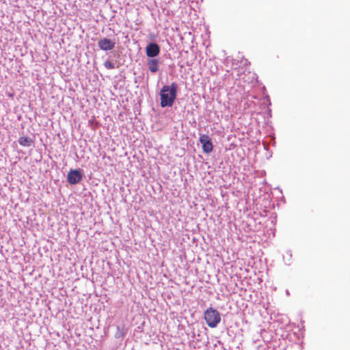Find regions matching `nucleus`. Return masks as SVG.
Instances as JSON below:
<instances>
[{
    "mask_svg": "<svg viewBox=\"0 0 350 350\" xmlns=\"http://www.w3.org/2000/svg\"><path fill=\"white\" fill-rule=\"evenodd\" d=\"M105 66L107 69H113L114 68V65L111 61H106L104 64Z\"/></svg>",
    "mask_w": 350,
    "mask_h": 350,
    "instance_id": "obj_9",
    "label": "nucleus"
},
{
    "mask_svg": "<svg viewBox=\"0 0 350 350\" xmlns=\"http://www.w3.org/2000/svg\"><path fill=\"white\" fill-rule=\"evenodd\" d=\"M98 45L103 51L112 50L115 47V43L108 38L100 39Z\"/></svg>",
    "mask_w": 350,
    "mask_h": 350,
    "instance_id": "obj_6",
    "label": "nucleus"
},
{
    "mask_svg": "<svg viewBox=\"0 0 350 350\" xmlns=\"http://www.w3.org/2000/svg\"><path fill=\"white\" fill-rule=\"evenodd\" d=\"M18 143L22 146H30L32 140L28 137H21L18 139Z\"/></svg>",
    "mask_w": 350,
    "mask_h": 350,
    "instance_id": "obj_8",
    "label": "nucleus"
},
{
    "mask_svg": "<svg viewBox=\"0 0 350 350\" xmlns=\"http://www.w3.org/2000/svg\"><path fill=\"white\" fill-rule=\"evenodd\" d=\"M204 320L208 327L214 328L217 327L221 321L219 312L211 307L207 308L204 314Z\"/></svg>",
    "mask_w": 350,
    "mask_h": 350,
    "instance_id": "obj_2",
    "label": "nucleus"
},
{
    "mask_svg": "<svg viewBox=\"0 0 350 350\" xmlns=\"http://www.w3.org/2000/svg\"><path fill=\"white\" fill-rule=\"evenodd\" d=\"M146 55L149 57H154L159 55L160 48L156 43H150L146 48Z\"/></svg>",
    "mask_w": 350,
    "mask_h": 350,
    "instance_id": "obj_5",
    "label": "nucleus"
},
{
    "mask_svg": "<svg viewBox=\"0 0 350 350\" xmlns=\"http://www.w3.org/2000/svg\"><path fill=\"white\" fill-rule=\"evenodd\" d=\"M82 179V174L79 170H71L67 176V180L70 185L79 183Z\"/></svg>",
    "mask_w": 350,
    "mask_h": 350,
    "instance_id": "obj_4",
    "label": "nucleus"
},
{
    "mask_svg": "<svg viewBox=\"0 0 350 350\" xmlns=\"http://www.w3.org/2000/svg\"><path fill=\"white\" fill-rule=\"evenodd\" d=\"M148 66L152 73H155L159 70V61L157 59H148Z\"/></svg>",
    "mask_w": 350,
    "mask_h": 350,
    "instance_id": "obj_7",
    "label": "nucleus"
},
{
    "mask_svg": "<svg viewBox=\"0 0 350 350\" xmlns=\"http://www.w3.org/2000/svg\"><path fill=\"white\" fill-rule=\"evenodd\" d=\"M177 85L172 83L170 85H164L160 92L161 106L172 107L176 98Z\"/></svg>",
    "mask_w": 350,
    "mask_h": 350,
    "instance_id": "obj_1",
    "label": "nucleus"
},
{
    "mask_svg": "<svg viewBox=\"0 0 350 350\" xmlns=\"http://www.w3.org/2000/svg\"><path fill=\"white\" fill-rule=\"evenodd\" d=\"M199 141L202 146V150L205 153H210L213 151V145L211 141V139L207 135H201L199 138Z\"/></svg>",
    "mask_w": 350,
    "mask_h": 350,
    "instance_id": "obj_3",
    "label": "nucleus"
}]
</instances>
